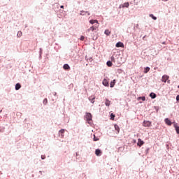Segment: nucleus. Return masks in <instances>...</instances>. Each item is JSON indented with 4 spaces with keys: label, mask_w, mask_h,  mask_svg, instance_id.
<instances>
[{
    "label": "nucleus",
    "mask_w": 179,
    "mask_h": 179,
    "mask_svg": "<svg viewBox=\"0 0 179 179\" xmlns=\"http://www.w3.org/2000/svg\"><path fill=\"white\" fill-rule=\"evenodd\" d=\"M97 29H99V24H96V25H94L91 27L90 29H88L87 31H94V30H97Z\"/></svg>",
    "instance_id": "obj_1"
},
{
    "label": "nucleus",
    "mask_w": 179,
    "mask_h": 179,
    "mask_svg": "<svg viewBox=\"0 0 179 179\" xmlns=\"http://www.w3.org/2000/svg\"><path fill=\"white\" fill-rule=\"evenodd\" d=\"M86 120L88 122V124H90V121H92V113H87L85 115Z\"/></svg>",
    "instance_id": "obj_2"
},
{
    "label": "nucleus",
    "mask_w": 179,
    "mask_h": 179,
    "mask_svg": "<svg viewBox=\"0 0 179 179\" xmlns=\"http://www.w3.org/2000/svg\"><path fill=\"white\" fill-rule=\"evenodd\" d=\"M169 78H170L169 76L164 75L162 76V81L164 82V83H166V82H167V80H169Z\"/></svg>",
    "instance_id": "obj_3"
},
{
    "label": "nucleus",
    "mask_w": 179,
    "mask_h": 179,
    "mask_svg": "<svg viewBox=\"0 0 179 179\" xmlns=\"http://www.w3.org/2000/svg\"><path fill=\"white\" fill-rule=\"evenodd\" d=\"M143 127H151L152 122L150 121H144L143 123Z\"/></svg>",
    "instance_id": "obj_4"
},
{
    "label": "nucleus",
    "mask_w": 179,
    "mask_h": 179,
    "mask_svg": "<svg viewBox=\"0 0 179 179\" xmlns=\"http://www.w3.org/2000/svg\"><path fill=\"white\" fill-rule=\"evenodd\" d=\"M143 145H145V141H142L141 138H138L137 145L141 148V146H143Z\"/></svg>",
    "instance_id": "obj_5"
},
{
    "label": "nucleus",
    "mask_w": 179,
    "mask_h": 179,
    "mask_svg": "<svg viewBox=\"0 0 179 179\" xmlns=\"http://www.w3.org/2000/svg\"><path fill=\"white\" fill-rule=\"evenodd\" d=\"M115 47H117V48H120V47L124 48V43L122 42H117L115 45Z\"/></svg>",
    "instance_id": "obj_6"
},
{
    "label": "nucleus",
    "mask_w": 179,
    "mask_h": 179,
    "mask_svg": "<svg viewBox=\"0 0 179 179\" xmlns=\"http://www.w3.org/2000/svg\"><path fill=\"white\" fill-rule=\"evenodd\" d=\"M164 122L166 124V125H169V127L171 126V124H173V123L171 122V121L169 120V118H166V119L164 120Z\"/></svg>",
    "instance_id": "obj_7"
},
{
    "label": "nucleus",
    "mask_w": 179,
    "mask_h": 179,
    "mask_svg": "<svg viewBox=\"0 0 179 179\" xmlns=\"http://www.w3.org/2000/svg\"><path fill=\"white\" fill-rule=\"evenodd\" d=\"M64 134H65V129H62L59 131V135L61 138H64Z\"/></svg>",
    "instance_id": "obj_8"
},
{
    "label": "nucleus",
    "mask_w": 179,
    "mask_h": 179,
    "mask_svg": "<svg viewBox=\"0 0 179 179\" xmlns=\"http://www.w3.org/2000/svg\"><path fill=\"white\" fill-rule=\"evenodd\" d=\"M173 127L176 131V134H179V127L178 124H177V123H174Z\"/></svg>",
    "instance_id": "obj_9"
},
{
    "label": "nucleus",
    "mask_w": 179,
    "mask_h": 179,
    "mask_svg": "<svg viewBox=\"0 0 179 179\" xmlns=\"http://www.w3.org/2000/svg\"><path fill=\"white\" fill-rule=\"evenodd\" d=\"M95 155H96V156H101V150H100V149H96V150H95Z\"/></svg>",
    "instance_id": "obj_10"
},
{
    "label": "nucleus",
    "mask_w": 179,
    "mask_h": 179,
    "mask_svg": "<svg viewBox=\"0 0 179 179\" xmlns=\"http://www.w3.org/2000/svg\"><path fill=\"white\" fill-rule=\"evenodd\" d=\"M90 23L91 24H94V23H96V24H99V21L97 20H90Z\"/></svg>",
    "instance_id": "obj_11"
},
{
    "label": "nucleus",
    "mask_w": 179,
    "mask_h": 179,
    "mask_svg": "<svg viewBox=\"0 0 179 179\" xmlns=\"http://www.w3.org/2000/svg\"><path fill=\"white\" fill-rule=\"evenodd\" d=\"M103 85V86H106L108 87L109 84H108V80H107V79H104L102 82Z\"/></svg>",
    "instance_id": "obj_12"
},
{
    "label": "nucleus",
    "mask_w": 179,
    "mask_h": 179,
    "mask_svg": "<svg viewBox=\"0 0 179 179\" xmlns=\"http://www.w3.org/2000/svg\"><path fill=\"white\" fill-rule=\"evenodd\" d=\"M80 15H81L82 16H85V15H87L88 16H90V13H89V12H87V11H81Z\"/></svg>",
    "instance_id": "obj_13"
},
{
    "label": "nucleus",
    "mask_w": 179,
    "mask_h": 179,
    "mask_svg": "<svg viewBox=\"0 0 179 179\" xmlns=\"http://www.w3.org/2000/svg\"><path fill=\"white\" fill-rule=\"evenodd\" d=\"M94 99H96V97L91 96L89 97V100L90 101H91V103L93 104L94 103Z\"/></svg>",
    "instance_id": "obj_14"
},
{
    "label": "nucleus",
    "mask_w": 179,
    "mask_h": 179,
    "mask_svg": "<svg viewBox=\"0 0 179 179\" xmlns=\"http://www.w3.org/2000/svg\"><path fill=\"white\" fill-rule=\"evenodd\" d=\"M111 101H110L108 99H106V102L105 104L107 107H110V104Z\"/></svg>",
    "instance_id": "obj_15"
},
{
    "label": "nucleus",
    "mask_w": 179,
    "mask_h": 179,
    "mask_svg": "<svg viewBox=\"0 0 179 179\" xmlns=\"http://www.w3.org/2000/svg\"><path fill=\"white\" fill-rule=\"evenodd\" d=\"M20 87H22V85H20V83H17L15 85V90H19V89H20Z\"/></svg>",
    "instance_id": "obj_16"
},
{
    "label": "nucleus",
    "mask_w": 179,
    "mask_h": 179,
    "mask_svg": "<svg viewBox=\"0 0 179 179\" xmlns=\"http://www.w3.org/2000/svg\"><path fill=\"white\" fill-rule=\"evenodd\" d=\"M64 69H71V67L69 66V65L68 64H66L64 65L63 66Z\"/></svg>",
    "instance_id": "obj_17"
},
{
    "label": "nucleus",
    "mask_w": 179,
    "mask_h": 179,
    "mask_svg": "<svg viewBox=\"0 0 179 179\" xmlns=\"http://www.w3.org/2000/svg\"><path fill=\"white\" fill-rule=\"evenodd\" d=\"M122 8H129V3L127 2L122 5Z\"/></svg>",
    "instance_id": "obj_18"
},
{
    "label": "nucleus",
    "mask_w": 179,
    "mask_h": 179,
    "mask_svg": "<svg viewBox=\"0 0 179 179\" xmlns=\"http://www.w3.org/2000/svg\"><path fill=\"white\" fill-rule=\"evenodd\" d=\"M150 96L151 97V99H156V94L152 92L150 94Z\"/></svg>",
    "instance_id": "obj_19"
},
{
    "label": "nucleus",
    "mask_w": 179,
    "mask_h": 179,
    "mask_svg": "<svg viewBox=\"0 0 179 179\" xmlns=\"http://www.w3.org/2000/svg\"><path fill=\"white\" fill-rule=\"evenodd\" d=\"M115 129L117 131V134L120 133V127H118V125L115 124Z\"/></svg>",
    "instance_id": "obj_20"
},
{
    "label": "nucleus",
    "mask_w": 179,
    "mask_h": 179,
    "mask_svg": "<svg viewBox=\"0 0 179 179\" xmlns=\"http://www.w3.org/2000/svg\"><path fill=\"white\" fill-rule=\"evenodd\" d=\"M150 71V68L149 67H145L144 69V73H148V72H149Z\"/></svg>",
    "instance_id": "obj_21"
},
{
    "label": "nucleus",
    "mask_w": 179,
    "mask_h": 179,
    "mask_svg": "<svg viewBox=\"0 0 179 179\" xmlns=\"http://www.w3.org/2000/svg\"><path fill=\"white\" fill-rule=\"evenodd\" d=\"M105 34L106 36H110V34H111V31H110V30H108V29H106V30H105Z\"/></svg>",
    "instance_id": "obj_22"
},
{
    "label": "nucleus",
    "mask_w": 179,
    "mask_h": 179,
    "mask_svg": "<svg viewBox=\"0 0 179 179\" xmlns=\"http://www.w3.org/2000/svg\"><path fill=\"white\" fill-rule=\"evenodd\" d=\"M17 37H22L23 36V33L21 31H19L17 34Z\"/></svg>",
    "instance_id": "obj_23"
},
{
    "label": "nucleus",
    "mask_w": 179,
    "mask_h": 179,
    "mask_svg": "<svg viewBox=\"0 0 179 179\" xmlns=\"http://www.w3.org/2000/svg\"><path fill=\"white\" fill-rule=\"evenodd\" d=\"M106 65H108V66H113V62L111 61H108Z\"/></svg>",
    "instance_id": "obj_24"
},
{
    "label": "nucleus",
    "mask_w": 179,
    "mask_h": 179,
    "mask_svg": "<svg viewBox=\"0 0 179 179\" xmlns=\"http://www.w3.org/2000/svg\"><path fill=\"white\" fill-rule=\"evenodd\" d=\"M115 85V80H113L111 83H110V87H114Z\"/></svg>",
    "instance_id": "obj_25"
},
{
    "label": "nucleus",
    "mask_w": 179,
    "mask_h": 179,
    "mask_svg": "<svg viewBox=\"0 0 179 179\" xmlns=\"http://www.w3.org/2000/svg\"><path fill=\"white\" fill-rule=\"evenodd\" d=\"M138 100H142L143 101H145V100H146V97L140 96V97L138 98Z\"/></svg>",
    "instance_id": "obj_26"
},
{
    "label": "nucleus",
    "mask_w": 179,
    "mask_h": 179,
    "mask_svg": "<svg viewBox=\"0 0 179 179\" xmlns=\"http://www.w3.org/2000/svg\"><path fill=\"white\" fill-rule=\"evenodd\" d=\"M150 17H152V19H153V20H157V17H155V15H153V14H150Z\"/></svg>",
    "instance_id": "obj_27"
},
{
    "label": "nucleus",
    "mask_w": 179,
    "mask_h": 179,
    "mask_svg": "<svg viewBox=\"0 0 179 179\" xmlns=\"http://www.w3.org/2000/svg\"><path fill=\"white\" fill-rule=\"evenodd\" d=\"M114 118H115V115L111 113L110 114V120H112V121H114Z\"/></svg>",
    "instance_id": "obj_28"
},
{
    "label": "nucleus",
    "mask_w": 179,
    "mask_h": 179,
    "mask_svg": "<svg viewBox=\"0 0 179 179\" xmlns=\"http://www.w3.org/2000/svg\"><path fill=\"white\" fill-rule=\"evenodd\" d=\"M100 138H99V137H96V135L94 134V142H97V141H99Z\"/></svg>",
    "instance_id": "obj_29"
},
{
    "label": "nucleus",
    "mask_w": 179,
    "mask_h": 179,
    "mask_svg": "<svg viewBox=\"0 0 179 179\" xmlns=\"http://www.w3.org/2000/svg\"><path fill=\"white\" fill-rule=\"evenodd\" d=\"M48 103V100L47 99H45L43 100V104H45V106Z\"/></svg>",
    "instance_id": "obj_30"
},
{
    "label": "nucleus",
    "mask_w": 179,
    "mask_h": 179,
    "mask_svg": "<svg viewBox=\"0 0 179 179\" xmlns=\"http://www.w3.org/2000/svg\"><path fill=\"white\" fill-rule=\"evenodd\" d=\"M80 40H81V41H83V40H85V36H80Z\"/></svg>",
    "instance_id": "obj_31"
},
{
    "label": "nucleus",
    "mask_w": 179,
    "mask_h": 179,
    "mask_svg": "<svg viewBox=\"0 0 179 179\" xmlns=\"http://www.w3.org/2000/svg\"><path fill=\"white\" fill-rule=\"evenodd\" d=\"M176 100H177V101H179V95H177Z\"/></svg>",
    "instance_id": "obj_32"
},
{
    "label": "nucleus",
    "mask_w": 179,
    "mask_h": 179,
    "mask_svg": "<svg viewBox=\"0 0 179 179\" xmlns=\"http://www.w3.org/2000/svg\"><path fill=\"white\" fill-rule=\"evenodd\" d=\"M41 159H42V160H44L45 159V156H41Z\"/></svg>",
    "instance_id": "obj_33"
},
{
    "label": "nucleus",
    "mask_w": 179,
    "mask_h": 179,
    "mask_svg": "<svg viewBox=\"0 0 179 179\" xmlns=\"http://www.w3.org/2000/svg\"><path fill=\"white\" fill-rule=\"evenodd\" d=\"M111 61H114V57H111Z\"/></svg>",
    "instance_id": "obj_34"
},
{
    "label": "nucleus",
    "mask_w": 179,
    "mask_h": 179,
    "mask_svg": "<svg viewBox=\"0 0 179 179\" xmlns=\"http://www.w3.org/2000/svg\"><path fill=\"white\" fill-rule=\"evenodd\" d=\"M61 9H64V6H60Z\"/></svg>",
    "instance_id": "obj_35"
},
{
    "label": "nucleus",
    "mask_w": 179,
    "mask_h": 179,
    "mask_svg": "<svg viewBox=\"0 0 179 179\" xmlns=\"http://www.w3.org/2000/svg\"><path fill=\"white\" fill-rule=\"evenodd\" d=\"M163 1H167V0H163Z\"/></svg>",
    "instance_id": "obj_36"
}]
</instances>
